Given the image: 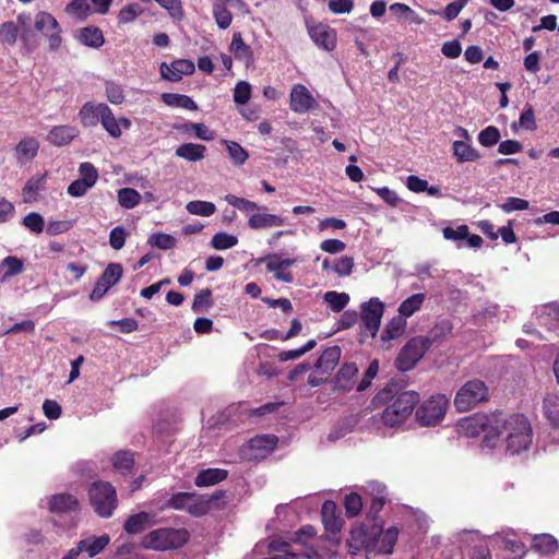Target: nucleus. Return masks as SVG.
<instances>
[{"instance_id":"1","label":"nucleus","mask_w":559,"mask_h":559,"mask_svg":"<svg viewBox=\"0 0 559 559\" xmlns=\"http://www.w3.org/2000/svg\"><path fill=\"white\" fill-rule=\"evenodd\" d=\"M419 403V393L414 390H403L395 381L389 382L379 390L371 400L373 408L383 407L380 420L385 427L402 426L413 414Z\"/></svg>"},{"instance_id":"2","label":"nucleus","mask_w":559,"mask_h":559,"mask_svg":"<svg viewBox=\"0 0 559 559\" xmlns=\"http://www.w3.org/2000/svg\"><path fill=\"white\" fill-rule=\"evenodd\" d=\"M501 425V413L491 415L476 413L461 418L457 423V431L469 438L485 432L483 439L484 445L493 449L500 437Z\"/></svg>"},{"instance_id":"3","label":"nucleus","mask_w":559,"mask_h":559,"mask_svg":"<svg viewBox=\"0 0 559 559\" xmlns=\"http://www.w3.org/2000/svg\"><path fill=\"white\" fill-rule=\"evenodd\" d=\"M500 436L507 433V451L514 455L526 451L532 444L533 431L526 416L513 414L506 417L501 413Z\"/></svg>"},{"instance_id":"4","label":"nucleus","mask_w":559,"mask_h":559,"mask_svg":"<svg viewBox=\"0 0 559 559\" xmlns=\"http://www.w3.org/2000/svg\"><path fill=\"white\" fill-rule=\"evenodd\" d=\"M190 539L187 528L163 527L147 533L142 539L145 549L158 551L178 549L185 546Z\"/></svg>"},{"instance_id":"5","label":"nucleus","mask_w":559,"mask_h":559,"mask_svg":"<svg viewBox=\"0 0 559 559\" xmlns=\"http://www.w3.org/2000/svg\"><path fill=\"white\" fill-rule=\"evenodd\" d=\"M87 496L91 507L99 518L112 516L118 507V498L116 488L109 481H93L87 489Z\"/></svg>"},{"instance_id":"6","label":"nucleus","mask_w":559,"mask_h":559,"mask_svg":"<svg viewBox=\"0 0 559 559\" xmlns=\"http://www.w3.org/2000/svg\"><path fill=\"white\" fill-rule=\"evenodd\" d=\"M489 399V389L487 384L479 380L473 379L465 382L456 392L454 397V406L459 412H468L481 402Z\"/></svg>"},{"instance_id":"7","label":"nucleus","mask_w":559,"mask_h":559,"mask_svg":"<svg viewBox=\"0 0 559 559\" xmlns=\"http://www.w3.org/2000/svg\"><path fill=\"white\" fill-rule=\"evenodd\" d=\"M432 345V340L428 336L418 335L412 337L400 350L395 367L400 371H409L418 364L424 355Z\"/></svg>"},{"instance_id":"8","label":"nucleus","mask_w":559,"mask_h":559,"mask_svg":"<svg viewBox=\"0 0 559 559\" xmlns=\"http://www.w3.org/2000/svg\"><path fill=\"white\" fill-rule=\"evenodd\" d=\"M449 406V400L444 394L431 395L415 412L416 421L421 427H431L438 425L445 416Z\"/></svg>"},{"instance_id":"9","label":"nucleus","mask_w":559,"mask_h":559,"mask_svg":"<svg viewBox=\"0 0 559 559\" xmlns=\"http://www.w3.org/2000/svg\"><path fill=\"white\" fill-rule=\"evenodd\" d=\"M342 349L338 345L325 348L314 364V370L308 377V384L319 386L324 383L337 366Z\"/></svg>"},{"instance_id":"10","label":"nucleus","mask_w":559,"mask_h":559,"mask_svg":"<svg viewBox=\"0 0 559 559\" xmlns=\"http://www.w3.org/2000/svg\"><path fill=\"white\" fill-rule=\"evenodd\" d=\"M384 313V304L372 297L360 306L361 333L368 332L374 338L379 332L381 319Z\"/></svg>"},{"instance_id":"11","label":"nucleus","mask_w":559,"mask_h":559,"mask_svg":"<svg viewBox=\"0 0 559 559\" xmlns=\"http://www.w3.org/2000/svg\"><path fill=\"white\" fill-rule=\"evenodd\" d=\"M306 26L309 37L318 48L329 52L336 48V29L325 23L316 22L313 20L307 21Z\"/></svg>"},{"instance_id":"12","label":"nucleus","mask_w":559,"mask_h":559,"mask_svg":"<svg viewBox=\"0 0 559 559\" xmlns=\"http://www.w3.org/2000/svg\"><path fill=\"white\" fill-rule=\"evenodd\" d=\"M47 508L50 513L58 516L76 515L81 512V502L75 495L59 492L48 498Z\"/></svg>"},{"instance_id":"13","label":"nucleus","mask_w":559,"mask_h":559,"mask_svg":"<svg viewBox=\"0 0 559 559\" xmlns=\"http://www.w3.org/2000/svg\"><path fill=\"white\" fill-rule=\"evenodd\" d=\"M380 534L381 524L372 523L371 531H369L368 525L364 523L350 531V538L347 540V545L355 554L361 548L371 547Z\"/></svg>"},{"instance_id":"14","label":"nucleus","mask_w":559,"mask_h":559,"mask_svg":"<svg viewBox=\"0 0 559 559\" xmlns=\"http://www.w3.org/2000/svg\"><path fill=\"white\" fill-rule=\"evenodd\" d=\"M35 28L38 32L46 33L49 48L57 50L62 41L60 36L61 28L58 21L48 12L40 11L35 16Z\"/></svg>"},{"instance_id":"15","label":"nucleus","mask_w":559,"mask_h":559,"mask_svg":"<svg viewBox=\"0 0 559 559\" xmlns=\"http://www.w3.org/2000/svg\"><path fill=\"white\" fill-rule=\"evenodd\" d=\"M318 106L316 98L302 84H295L290 91L289 107L296 114H305Z\"/></svg>"},{"instance_id":"16","label":"nucleus","mask_w":559,"mask_h":559,"mask_svg":"<svg viewBox=\"0 0 559 559\" xmlns=\"http://www.w3.org/2000/svg\"><path fill=\"white\" fill-rule=\"evenodd\" d=\"M261 262H265L266 271L273 273L276 281L287 284L294 282V275L288 269L296 263V259L277 260L276 254H271L261 259Z\"/></svg>"},{"instance_id":"17","label":"nucleus","mask_w":559,"mask_h":559,"mask_svg":"<svg viewBox=\"0 0 559 559\" xmlns=\"http://www.w3.org/2000/svg\"><path fill=\"white\" fill-rule=\"evenodd\" d=\"M195 66L191 60L177 59L170 64L163 62L160 64V75L163 79L170 82H178L183 75H190L194 73Z\"/></svg>"},{"instance_id":"18","label":"nucleus","mask_w":559,"mask_h":559,"mask_svg":"<svg viewBox=\"0 0 559 559\" xmlns=\"http://www.w3.org/2000/svg\"><path fill=\"white\" fill-rule=\"evenodd\" d=\"M321 518L325 532L336 535L343 526V519L337 513L336 503L332 500H325L321 507Z\"/></svg>"},{"instance_id":"19","label":"nucleus","mask_w":559,"mask_h":559,"mask_svg":"<svg viewBox=\"0 0 559 559\" xmlns=\"http://www.w3.org/2000/svg\"><path fill=\"white\" fill-rule=\"evenodd\" d=\"M102 108L103 116L99 122L110 136L114 139H119L122 134L121 128L129 129L131 127V120L126 117L117 119L109 106Z\"/></svg>"},{"instance_id":"20","label":"nucleus","mask_w":559,"mask_h":559,"mask_svg":"<svg viewBox=\"0 0 559 559\" xmlns=\"http://www.w3.org/2000/svg\"><path fill=\"white\" fill-rule=\"evenodd\" d=\"M358 373L355 362H345L338 369L334 378V390L340 392H348L354 386V379Z\"/></svg>"},{"instance_id":"21","label":"nucleus","mask_w":559,"mask_h":559,"mask_svg":"<svg viewBox=\"0 0 559 559\" xmlns=\"http://www.w3.org/2000/svg\"><path fill=\"white\" fill-rule=\"evenodd\" d=\"M369 488L371 490V501L370 507L367 512V516L373 522L377 523L378 514L383 509L386 502V487L380 483H370Z\"/></svg>"},{"instance_id":"22","label":"nucleus","mask_w":559,"mask_h":559,"mask_svg":"<svg viewBox=\"0 0 559 559\" xmlns=\"http://www.w3.org/2000/svg\"><path fill=\"white\" fill-rule=\"evenodd\" d=\"M213 1V16L217 26L221 29H226L230 26L233 14L227 9V5H233L234 2H239L240 5H246L243 0H212Z\"/></svg>"},{"instance_id":"23","label":"nucleus","mask_w":559,"mask_h":559,"mask_svg":"<svg viewBox=\"0 0 559 559\" xmlns=\"http://www.w3.org/2000/svg\"><path fill=\"white\" fill-rule=\"evenodd\" d=\"M108 106L105 103L95 104L86 102L79 111V118L83 127H96L103 116V108Z\"/></svg>"},{"instance_id":"24","label":"nucleus","mask_w":559,"mask_h":559,"mask_svg":"<svg viewBox=\"0 0 559 559\" xmlns=\"http://www.w3.org/2000/svg\"><path fill=\"white\" fill-rule=\"evenodd\" d=\"M229 50L237 60L243 62L247 67L254 60L252 48L243 41L240 32L233 34Z\"/></svg>"},{"instance_id":"25","label":"nucleus","mask_w":559,"mask_h":559,"mask_svg":"<svg viewBox=\"0 0 559 559\" xmlns=\"http://www.w3.org/2000/svg\"><path fill=\"white\" fill-rule=\"evenodd\" d=\"M78 135L79 130L75 127L62 124L53 127L49 131L47 140L56 146H64L68 145Z\"/></svg>"},{"instance_id":"26","label":"nucleus","mask_w":559,"mask_h":559,"mask_svg":"<svg viewBox=\"0 0 559 559\" xmlns=\"http://www.w3.org/2000/svg\"><path fill=\"white\" fill-rule=\"evenodd\" d=\"M228 471L224 468H206L198 473L194 478L197 487H210L227 479Z\"/></svg>"},{"instance_id":"27","label":"nucleus","mask_w":559,"mask_h":559,"mask_svg":"<svg viewBox=\"0 0 559 559\" xmlns=\"http://www.w3.org/2000/svg\"><path fill=\"white\" fill-rule=\"evenodd\" d=\"M154 516V514H150L144 511L132 514L126 520L123 524V530L129 535L140 534L146 528L147 525L151 524V520ZM152 524H155V522H152Z\"/></svg>"},{"instance_id":"28","label":"nucleus","mask_w":559,"mask_h":559,"mask_svg":"<svg viewBox=\"0 0 559 559\" xmlns=\"http://www.w3.org/2000/svg\"><path fill=\"white\" fill-rule=\"evenodd\" d=\"M285 224V218L275 215V214H267V213H257L249 217L248 219V226L251 229H262V228H271V227H278L283 226Z\"/></svg>"},{"instance_id":"29","label":"nucleus","mask_w":559,"mask_h":559,"mask_svg":"<svg viewBox=\"0 0 559 559\" xmlns=\"http://www.w3.org/2000/svg\"><path fill=\"white\" fill-rule=\"evenodd\" d=\"M559 548L557 538L550 534H538L532 539V549L543 556L556 554Z\"/></svg>"},{"instance_id":"30","label":"nucleus","mask_w":559,"mask_h":559,"mask_svg":"<svg viewBox=\"0 0 559 559\" xmlns=\"http://www.w3.org/2000/svg\"><path fill=\"white\" fill-rule=\"evenodd\" d=\"M278 439L275 435H261L250 439L249 448L258 451L255 456L264 457L277 445Z\"/></svg>"},{"instance_id":"31","label":"nucleus","mask_w":559,"mask_h":559,"mask_svg":"<svg viewBox=\"0 0 559 559\" xmlns=\"http://www.w3.org/2000/svg\"><path fill=\"white\" fill-rule=\"evenodd\" d=\"M38 150L39 142L33 136H27L19 142L15 147V154L19 162H29L36 157Z\"/></svg>"},{"instance_id":"32","label":"nucleus","mask_w":559,"mask_h":559,"mask_svg":"<svg viewBox=\"0 0 559 559\" xmlns=\"http://www.w3.org/2000/svg\"><path fill=\"white\" fill-rule=\"evenodd\" d=\"M112 467L122 475H129L133 472L135 460L134 453L129 450L117 451L112 457Z\"/></svg>"},{"instance_id":"33","label":"nucleus","mask_w":559,"mask_h":559,"mask_svg":"<svg viewBox=\"0 0 559 559\" xmlns=\"http://www.w3.org/2000/svg\"><path fill=\"white\" fill-rule=\"evenodd\" d=\"M79 40L91 48H99L105 44L103 32L97 26H86L80 29Z\"/></svg>"},{"instance_id":"34","label":"nucleus","mask_w":559,"mask_h":559,"mask_svg":"<svg viewBox=\"0 0 559 559\" xmlns=\"http://www.w3.org/2000/svg\"><path fill=\"white\" fill-rule=\"evenodd\" d=\"M206 147L203 144L185 143L176 148V155L188 162H199L205 157Z\"/></svg>"},{"instance_id":"35","label":"nucleus","mask_w":559,"mask_h":559,"mask_svg":"<svg viewBox=\"0 0 559 559\" xmlns=\"http://www.w3.org/2000/svg\"><path fill=\"white\" fill-rule=\"evenodd\" d=\"M407 325L406 319L402 316L394 317L388 322L381 333L382 342H390L399 338L405 331Z\"/></svg>"},{"instance_id":"36","label":"nucleus","mask_w":559,"mask_h":559,"mask_svg":"<svg viewBox=\"0 0 559 559\" xmlns=\"http://www.w3.org/2000/svg\"><path fill=\"white\" fill-rule=\"evenodd\" d=\"M453 155L459 163L476 162L480 158L479 152L464 141L453 142Z\"/></svg>"},{"instance_id":"37","label":"nucleus","mask_w":559,"mask_h":559,"mask_svg":"<svg viewBox=\"0 0 559 559\" xmlns=\"http://www.w3.org/2000/svg\"><path fill=\"white\" fill-rule=\"evenodd\" d=\"M162 100L169 107H178L188 110H197L195 102L188 95L177 93H163Z\"/></svg>"},{"instance_id":"38","label":"nucleus","mask_w":559,"mask_h":559,"mask_svg":"<svg viewBox=\"0 0 559 559\" xmlns=\"http://www.w3.org/2000/svg\"><path fill=\"white\" fill-rule=\"evenodd\" d=\"M46 174L41 176H34L29 178L23 187V201L25 203H32L37 200L38 192L44 189Z\"/></svg>"},{"instance_id":"39","label":"nucleus","mask_w":559,"mask_h":559,"mask_svg":"<svg viewBox=\"0 0 559 559\" xmlns=\"http://www.w3.org/2000/svg\"><path fill=\"white\" fill-rule=\"evenodd\" d=\"M425 300L426 295L424 293L413 294L412 296L407 297L399 306L400 316L405 319L412 317L415 312L420 310Z\"/></svg>"},{"instance_id":"40","label":"nucleus","mask_w":559,"mask_h":559,"mask_svg":"<svg viewBox=\"0 0 559 559\" xmlns=\"http://www.w3.org/2000/svg\"><path fill=\"white\" fill-rule=\"evenodd\" d=\"M108 544L109 537L107 535H102L91 539H83L79 542L75 548H81V552H88V556L92 558L102 552Z\"/></svg>"},{"instance_id":"41","label":"nucleus","mask_w":559,"mask_h":559,"mask_svg":"<svg viewBox=\"0 0 559 559\" xmlns=\"http://www.w3.org/2000/svg\"><path fill=\"white\" fill-rule=\"evenodd\" d=\"M544 415L552 427L559 428V396L548 394L543 401Z\"/></svg>"},{"instance_id":"42","label":"nucleus","mask_w":559,"mask_h":559,"mask_svg":"<svg viewBox=\"0 0 559 559\" xmlns=\"http://www.w3.org/2000/svg\"><path fill=\"white\" fill-rule=\"evenodd\" d=\"M399 537V530L395 526L389 527L385 532L381 528V534L377 537L376 542L379 551L382 554H391Z\"/></svg>"},{"instance_id":"43","label":"nucleus","mask_w":559,"mask_h":559,"mask_svg":"<svg viewBox=\"0 0 559 559\" xmlns=\"http://www.w3.org/2000/svg\"><path fill=\"white\" fill-rule=\"evenodd\" d=\"M214 305L210 288H203L194 295L191 309L195 313L207 312Z\"/></svg>"},{"instance_id":"44","label":"nucleus","mask_w":559,"mask_h":559,"mask_svg":"<svg viewBox=\"0 0 559 559\" xmlns=\"http://www.w3.org/2000/svg\"><path fill=\"white\" fill-rule=\"evenodd\" d=\"M23 267H24V262L22 259H19L13 255H8L7 258H4L2 260V263L0 266L1 272H2V280L5 281L13 276L19 275L20 273H22Z\"/></svg>"},{"instance_id":"45","label":"nucleus","mask_w":559,"mask_h":559,"mask_svg":"<svg viewBox=\"0 0 559 559\" xmlns=\"http://www.w3.org/2000/svg\"><path fill=\"white\" fill-rule=\"evenodd\" d=\"M323 300L333 312H341L348 305L350 298L347 293L329 290L323 295Z\"/></svg>"},{"instance_id":"46","label":"nucleus","mask_w":559,"mask_h":559,"mask_svg":"<svg viewBox=\"0 0 559 559\" xmlns=\"http://www.w3.org/2000/svg\"><path fill=\"white\" fill-rule=\"evenodd\" d=\"M270 547L274 551L283 552V555H275L271 559H309L305 554H295L290 551V544L283 540H272Z\"/></svg>"},{"instance_id":"47","label":"nucleus","mask_w":559,"mask_h":559,"mask_svg":"<svg viewBox=\"0 0 559 559\" xmlns=\"http://www.w3.org/2000/svg\"><path fill=\"white\" fill-rule=\"evenodd\" d=\"M197 498L195 492H186L180 491L177 493H174L166 502L167 508H171L175 510H188L189 504L192 500Z\"/></svg>"},{"instance_id":"48","label":"nucleus","mask_w":559,"mask_h":559,"mask_svg":"<svg viewBox=\"0 0 559 559\" xmlns=\"http://www.w3.org/2000/svg\"><path fill=\"white\" fill-rule=\"evenodd\" d=\"M123 267L120 263H109L106 269L103 271L100 275V280L111 288L115 286L122 277Z\"/></svg>"},{"instance_id":"49","label":"nucleus","mask_w":559,"mask_h":559,"mask_svg":"<svg viewBox=\"0 0 559 559\" xmlns=\"http://www.w3.org/2000/svg\"><path fill=\"white\" fill-rule=\"evenodd\" d=\"M19 37V26L8 21L0 25V41L7 46H14Z\"/></svg>"},{"instance_id":"50","label":"nucleus","mask_w":559,"mask_h":559,"mask_svg":"<svg viewBox=\"0 0 559 559\" xmlns=\"http://www.w3.org/2000/svg\"><path fill=\"white\" fill-rule=\"evenodd\" d=\"M176 128L185 132H194L195 136L200 140L210 141L214 138L213 131L204 123L185 122Z\"/></svg>"},{"instance_id":"51","label":"nucleus","mask_w":559,"mask_h":559,"mask_svg":"<svg viewBox=\"0 0 559 559\" xmlns=\"http://www.w3.org/2000/svg\"><path fill=\"white\" fill-rule=\"evenodd\" d=\"M141 201V194L133 188H122L118 191V202L124 209H133Z\"/></svg>"},{"instance_id":"52","label":"nucleus","mask_w":559,"mask_h":559,"mask_svg":"<svg viewBox=\"0 0 559 559\" xmlns=\"http://www.w3.org/2000/svg\"><path fill=\"white\" fill-rule=\"evenodd\" d=\"M186 209L190 214L200 216H211L216 211L214 203L201 200L188 202Z\"/></svg>"},{"instance_id":"53","label":"nucleus","mask_w":559,"mask_h":559,"mask_svg":"<svg viewBox=\"0 0 559 559\" xmlns=\"http://www.w3.org/2000/svg\"><path fill=\"white\" fill-rule=\"evenodd\" d=\"M390 11L397 17H404L416 24L423 23V19L407 4L395 2L390 5Z\"/></svg>"},{"instance_id":"54","label":"nucleus","mask_w":559,"mask_h":559,"mask_svg":"<svg viewBox=\"0 0 559 559\" xmlns=\"http://www.w3.org/2000/svg\"><path fill=\"white\" fill-rule=\"evenodd\" d=\"M105 94L107 100L114 105L122 104L126 98L122 86L114 81H106Z\"/></svg>"},{"instance_id":"55","label":"nucleus","mask_w":559,"mask_h":559,"mask_svg":"<svg viewBox=\"0 0 559 559\" xmlns=\"http://www.w3.org/2000/svg\"><path fill=\"white\" fill-rule=\"evenodd\" d=\"M225 144H226L229 157L235 165L240 166L247 162L249 154L239 143H237L235 141H225Z\"/></svg>"},{"instance_id":"56","label":"nucleus","mask_w":559,"mask_h":559,"mask_svg":"<svg viewBox=\"0 0 559 559\" xmlns=\"http://www.w3.org/2000/svg\"><path fill=\"white\" fill-rule=\"evenodd\" d=\"M500 131L495 126H488L478 134V142L485 147H491L500 142Z\"/></svg>"},{"instance_id":"57","label":"nucleus","mask_w":559,"mask_h":559,"mask_svg":"<svg viewBox=\"0 0 559 559\" xmlns=\"http://www.w3.org/2000/svg\"><path fill=\"white\" fill-rule=\"evenodd\" d=\"M143 13V9L139 3H129L124 5L118 13L119 24H129Z\"/></svg>"},{"instance_id":"58","label":"nucleus","mask_w":559,"mask_h":559,"mask_svg":"<svg viewBox=\"0 0 559 559\" xmlns=\"http://www.w3.org/2000/svg\"><path fill=\"white\" fill-rule=\"evenodd\" d=\"M237 243L238 238L236 236L226 234L224 231L216 233L211 240L212 247L216 250H227Z\"/></svg>"},{"instance_id":"59","label":"nucleus","mask_w":559,"mask_h":559,"mask_svg":"<svg viewBox=\"0 0 559 559\" xmlns=\"http://www.w3.org/2000/svg\"><path fill=\"white\" fill-rule=\"evenodd\" d=\"M344 507L347 518H355L359 514L362 508V500L361 497L356 493L352 492L349 495H346L344 499Z\"/></svg>"},{"instance_id":"60","label":"nucleus","mask_w":559,"mask_h":559,"mask_svg":"<svg viewBox=\"0 0 559 559\" xmlns=\"http://www.w3.org/2000/svg\"><path fill=\"white\" fill-rule=\"evenodd\" d=\"M210 510V501L206 500L203 496L197 495V498L190 502L187 512L192 516L201 518L207 514Z\"/></svg>"},{"instance_id":"61","label":"nucleus","mask_w":559,"mask_h":559,"mask_svg":"<svg viewBox=\"0 0 559 559\" xmlns=\"http://www.w3.org/2000/svg\"><path fill=\"white\" fill-rule=\"evenodd\" d=\"M91 8L86 0H72L66 7V12L75 15L80 20H85L90 14Z\"/></svg>"},{"instance_id":"62","label":"nucleus","mask_w":559,"mask_h":559,"mask_svg":"<svg viewBox=\"0 0 559 559\" xmlns=\"http://www.w3.org/2000/svg\"><path fill=\"white\" fill-rule=\"evenodd\" d=\"M148 243L162 250H169L176 246V239L171 235L157 233L150 237Z\"/></svg>"},{"instance_id":"63","label":"nucleus","mask_w":559,"mask_h":559,"mask_svg":"<svg viewBox=\"0 0 559 559\" xmlns=\"http://www.w3.org/2000/svg\"><path fill=\"white\" fill-rule=\"evenodd\" d=\"M225 200L227 201L228 204L233 205L234 207L238 209L243 213H248L260 209L255 202L236 197L234 194H227L225 197Z\"/></svg>"},{"instance_id":"64","label":"nucleus","mask_w":559,"mask_h":559,"mask_svg":"<svg viewBox=\"0 0 559 559\" xmlns=\"http://www.w3.org/2000/svg\"><path fill=\"white\" fill-rule=\"evenodd\" d=\"M519 124L527 131H535L537 129L534 109L530 104L525 105L524 110L520 115Z\"/></svg>"}]
</instances>
